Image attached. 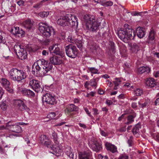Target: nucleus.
<instances>
[{
  "label": "nucleus",
  "instance_id": "20",
  "mask_svg": "<svg viewBox=\"0 0 159 159\" xmlns=\"http://www.w3.org/2000/svg\"><path fill=\"white\" fill-rule=\"evenodd\" d=\"M151 71V68L148 66H142L138 68V73L140 74L144 73L147 74L149 73Z\"/></svg>",
  "mask_w": 159,
  "mask_h": 159
},
{
  "label": "nucleus",
  "instance_id": "13",
  "mask_svg": "<svg viewBox=\"0 0 159 159\" xmlns=\"http://www.w3.org/2000/svg\"><path fill=\"white\" fill-rule=\"evenodd\" d=\"M52 143L50 141L48 143L49 145L48 146H47L48 148H49L51 150H52V153L54 154H56V155L58 154H60L61 150L60 149L58 146V144H56L55 143V145H52Z\"/></svg>",
  "mask_w": 159,
  "mask_h": 159
},
{
  "label": "nucleus",
  "instance_id": "22",
  "mask_svg": "<svg viewBox=\"0 0 159 159\" xmlns=\"http://www.w3.org/2000/svg\"><path fill=\"white\" fill-rule=\"evenodd\" d=\"M21 92L24 96H27L29 97H34L35 95L34 93L30 89H24L22 90Z\"/></svg>",
  "mask_w": 159,
  "mask_h": 159
},
{
  "label": "nucleus",
  "instance_id": "49",
  "mask_svg": "<svg viewBox=\"0 0 159 159\" xmlns=\"http://www.w3.org/2000/svg\"><path fill=\"white\" fill-rule=\"evenodd\" d=\"M100 132L102 136L106 137L108 135V134L105 132L104 130H102L101 129H100Z\"/></svg>",
  "mask_w": 159,
  "mask_h": 159
},
{
  "label": "nucleus",
  "instance_id": "37",
  "mask_svg": "<svg viewBox=\"0 0 159 159\" xmlns=\"http://www.w3.org/2000/svg\"><path fill=\"white\" fill-rule=\"evenodd\" d=\"M90 85L92 87L96 88L97 83L95 79H91L90 81Z\"/></svg>",
  "mask_w": 159,
  "mask_h": 159
},
{
  "label": "nucleus",
  "instance_id": "27",
  "mask_svg": "<svg viewBox=\"0 0 159 159\" xmlns=\"http://www.w3.org/2000/svg\"><path fill=\"white\" fill-rule=\"evenodd\" d=\"M141 128V126L138 123L132 129V132L134 135L137 137L139 134V130Z\"/></svg>",
  "mask_w": 159,
  "mask_h": 159
},
{
  "label": "nucleus",
  "instance_id": "17",
  "mask_svg": "<svg viewBox=\"0 0 159 159\" xmlns=\"http://www.w3.org/2000/svg\"><path fill=\"white\" fill-rule=\"evenodd\" d=\"M105 145L107 149L112 153H114L117 152V147L115 145L107 142L106 143Z\"/></svg>",
  "mask_w": 159,
  "mask_h": 159
},
{
  "label": "nucleus",
  "instance_id": "64",
  "mask_svg": "<svg viewBox=\"0 0 159 159\" xmlns=\"http://www.w3.org/2000/svg\"><path fill=\"white\" fill-rule=\"evenodd\" d=\"M90 84V82L89 81H86L85 83L84 86L85 88L88 89V86Z\"/></svg>",
  "mask_w": 159,
  "mask_h": 159
},
{
  "label": "nucleus",
  "instance_id": "42",
  "mask_svg": "<svg viewBox=\"0 0 159 159\" xmlns=\"http://www.w3.org/2000/svg\"><path fill=\"white\" fill-rule=\"evenodd\" d=\"M0 107L3 110H5L7 108L6 103L4 102H0Z\"/></svg>",
  "mask_w": 159,
  "mask_h": 159
},
{
  "label": "nucleus",
  "instance_id": "52",
  "mask_svg": "<svg viewBox=\"0 0 159 159\" xmlns=\"http://www.w3.org/2000/svg\"><path fill=\"white\" fill-rule=\"evenodd\" d=\"M100 32H98V34L96 35V37L98 39H102V36L101 35Z\"/></svg>",
  "mask_w": 159,
  "mask_h": 159
},
{
  "label": "nucleus",
  "instance_id": "31",
  "mask_svg": "<svg viewBox=\"0 0 159 159\" xmlns=\"http://www.w3.org/2000/svg\"><path fill=\"white\" fill-rule=\"evenodd\" d=\"M140 50V47L139 44L134 43L131 47V50L133 52H137Z\"/></svg>",
  "mask_w": 159,
  "mask_h": 159
},
{
  "label": "nucleus",
  "instance_id": "44",
  "mask_svg": "<svg viewBox=\"0 0 159 159\" xmlns=\"http://www.w3.org/2000/svg\"><path fill=\"white\" fill-rule=\"evenodd\" d=\"M76 39H74L71 36H68L67 38L68 41L73 43H74Z\"/></svg>",
  "mask_w": 159,
  "mask_h": 159
},
{
  "label": "nucleus",
  "instance_id": "56",
  "mask_svg": "<svg viewBox=\"0 0 159 159\" xmlns=\"http://www.w3.org/2000/svg\"><path fill=\"white\" fill-rule=\"evenodd\" d=\"M4 93V91L0 87V100L1 99Z\"/></svg>",
  "mask_w": 159,
  "mask_h": 159
},
{
  "label": "nucleus",
  "instance_id": "28",
  "mask_svg": "<svg viewBox=\"0 0 159 159\" xmlns=\"http://www.w3.org/2000/svg\"><path fill=\"white\" fill-rule=\"evenodd\" d=\"M92 148L93 151L98 152L101 149L102 147L101 145L96 141L93 144Z\"/></svg>",
  "mask_w": 159,
  "mask_h": 159
},
{
  "label": "nucleus",
  "instance_id": "59",
  "mask_svg": "<svg viewBox=\"0 0 159 159\" xmlns=\"http://www.w3.org/2000/svg\"><path fill=\"white\" fill-rule=\"evenodd\" d=\"M114 45V43H111V49L112 50L113 52H114L115 50V47Z\"/></svg>",
  "mask_w": 159,
  "mask_h": 159
},
{
  "label": "nucleus",
  "instance_id": "35",
  "mask_svg": "<svg viewBox=\"0 0 159 159\" xmlns=\"http://www.w3.org/2000/svg\"><path fill=\"white\" fill-rule=\"evenodd\" d=\"M138 104L140 107L144 108L146 107L149 105V102L148 101H146L144 103L141 104L139 102Z\"/></svg>",
  "mask_w": 159,
  "mask_h": 159
},
{
  "label": "nucleus",
  "instance_id": "36",
  "mask_svg": "<svg viewBox=\"0 0 159 159\" xmlns=\"http://www.w3.org/2000/svg\"><path fill=\"white\" fill-rule=\"evenodd\" d=\"M2 34L0 31V43L5 44L6 43V41L5 37H3Z\"/></svg>",
  "mask_w": 159,
  "mask_h": 159
},
{
  "label": "nucleus",
  "instance_id": "3",
  "mask_svg": "<svg viewBox=\"0 0 159 159\" xmlns=\"http://www.w3.org/2000/svg\"><path fill=\"white\" fill-rule=\"evenodd\" d=\"M87 28L93 32L96 31L98 29L99 25L95 16L90 14L85 15L84 17Z\"/></svg>",
  "mask_w": 159,
  "mask_h": 159
},
{
  "label": "nucleus",
  "instance_id": "16",
  "mask_svg": "<svg viewBox=\"0 0 159 159\" xmlns=\"http://www.w3.org/2000/svg\"><path fill=\"white\" fill-rule=\"evenodd\" d=\"M50 61L52 65V64L54 65H59L62 62L60 58L56 56L51 57L50 58ZM49 63H51L50 62Z\"/></svg>",
  "mask_w": 159,
  "mask_h": 159
},
{
  "label": "nucleus",
  "instance_id": "19",
  "mask_svg": "<svg viewBox=\"0 0 159 159\" xmlns=\"http://www.w3.org/2000/svg\"><path fill=\"white\" fill-rule=\"evenodd\" d=\"M146 84L150 88L154 87L156 85L155 80L152 78H148L146 80Z\"/></svg>",
  "mask_w": 159,
  "mask_h": 159
},
{
  "label": "nucleus",
  "instance_id": "1",
  "mask_svg": "<svg viewBox=\"0 0 159 159\" xmlns=\"http://www.w3.org/2000/svg\"><path fill=\"white\" fill-rule=\"evenodd\" d=\"M52 67V64L48 63V61L43 59H40L33 66L32 73L33 74H35V68L36 69V72L38 73L41 70V68H43L40 75L39 74V76L49 75L51 72Z\"/></svg>",
  "mask_w": 159,
  "mask_h": 159
},
{
  "label": "nucleus",
  "instance_id": "38",
  "mask_svg": "<svg viewBox=\"0 0 159 159\" xmlns=\"http://www.w3.org/2000/svg\"><path fill=\"white\" fill-rule=\"evenodd\" d=\"M88 69L92 73L98 74V70L94 67H89Z\"/></svg>",
  "mask_w": 159,
  "mask_h": 159
},
{
  "label": "nucleus",
  "instance_id": "2",
  "mask_svg": "<svg viewBox=\"0 0 159 159\" xmlns=\"http://www.w3.org/2000/svg\"><path fill=\"white\" fill-rule=\"evenodd\" d=\"M78 19L76 16L72 14H67L58 18L57 23L63 27H72L76 28L78 25Z\"/></svg>",
  "mask_w": 159,
  "mask_h": 159
},
{
  "label": "nucleus",
  "instance_id": "50",
  "mask_svg": "<svg viewBox=\"0 0 159 159\" xmlns=\"http://www.w3.org/2000/svg\"><path fill=\"white\" fill-rule=\"evenodd\" d=\"M24 1L23 0H20L17 2V4L20 7H22L24 6Z\"/></svg>",
  "mask_w": 159,
  "mask_h": 159
},
{
  "label": "nucleus",
  "instance_id": "11",
  "mask_svg": "<svg viewBox=\"0 0 159 159\" xmlns=\"http://www.w3.org/2000/svg\"><path fill=\"white\" fill-rule=\"evenodd\" d=\"M29 85L33 90L37 93L42 91V89L40 85L39 82L34 79H29Z\"/></svg>",
  "mask_w": 159,
  "mask_h": 159
},
{
  "label": "nucleus",
  "instance_id": "54",
  "mask_svg": "<svg viewBox=\"0 0 159 159\" xmlns=\"http://www.w3.org/2000/svg\"><path fill=\"white\" fill-rule=\"evenodd\" d=\"M57 55H59L62 57H63L65 56V53L64 52L61 50L59 52V53Z\"/></svg>",
  "mask_w": 159,
  "mask_h": 159
},
{
  "label": "nucleus",
  "instance_id": "23",
  "mask_svg": "<svg viewBox=\"0 0 159 159\" xmlns=\"http://www.w3.org/2000/svg\"><path fill=\"white\" fill-rule=\"evenodd\" d=\"M22 24L24 27L28 30L32 29L33 24L30 20L28 19L25 21Z\"/></svg>",
  "mask_w": 159,
  "mask_h": 159
},
{
  "label": "nucleus",
  "instance_id": "55",
  "mask_svg": "<svg viewBox=\"0 0 159 159\" xmlns=\"http://www.w3.org/2000/svg\"><path fill=\"white\" fill-rule=\"evenodd\" d=\"M42 54L43 55L46 56L48 54V51L44 50L42 52Z\"/></svg>",
  "mask_w": 159,
  "mask_h": 159
},
{
  "label": "nucleus",
  "instance_id": "5",
  "mask_svg": "<svg viewBox=\"0 0 159 159\" xmlns=\"http://www.w3.org/2000/svg\"><path fill=\"white\" fill-rule=\"evenodd\" d=\"M117 34L119 37L124 42L129 39H134L136 35L134 30L129 28L120 30Z\"/></svg>",
  "mask_w": 159,
  "mask_h": 159
},
{
  "label": "nucleus",
  "instance_id": "14",
  "mask_svg": "<svg viewBox=\"0 0 159 159\" xmlns=\"http://www.w3.org/2000/svg\"><path fill=\"white\" fill-rule=\"evenodd\" d=\"M10 32L14 35H19V36L20 35L22 36L25 33V32L23 30L21 29H20L18 27H12L11 30Z\"/></svg>",
  "mask_w": 159,
  "mask_h": 159
},
{
  "label": "nucleus",
  "instance_id": "12",
  "mask_svg": "<svg viewBox=\"0 0 159 159\" xmlns=\"http://www.w3.org/2000/svg\"><path fill=\"white\" fill-rule=\"evenodd\" d=\"M14 104L19 110L21 111H29L30 109L25 104L24 102L20 99H17L15 100Z\"/></svg>",
  "mask_w": 159,
  "mask_h": 159
},
{
  "label": "nucleus",
  "instance_id": "26",
  "mask_svg": "<svg viewBox=\"0 0 159 159\" xmlns=\"http://www.w3.org/2000/svg\"><path fill=\"white\" fill-rule=\"evenodd\" d=\"M91 155V152L89 151H85L79 154V159H89V157Z\"/></svg>",
  "mask_w": 159,
  "mask_h": 159
},
{
  "label": "nucleus",
  "instance_id": "43",
  "mask_svg": "<svg viewBox=\"0 0 159 159\" xmlns=\"http://www.w3.org/2000/svg\"><path fill=\"white\" fill-rule=\"evenodd\" d=\"M113 2L110 1L105 2L103 3L102 5L105 7L111 6L113 5Z\"/></svg>",
  "mask_w": 159,
  "mask_h": 159
},
{
  "label": "nucleus",
  "instance_id": "51",
  "mask_svg": "<svg viewBox=\"0 0 159 159\" xmlns=\"http://www.w3.org/2000/svg\"><path fill=\"white\" fill-rule=\"evenodd\" d=\"M118 130L121 132H124L126 130V126H121Z\"/></svg>",
  "mask_w": 159,
  "mask_h": 159
},
{
  "label": "nucleus",
  "instance_id": "41",
  "mask_svg": "<svg viewBox=\"0 0 159 159\" xmlns=\"http://www.w3.org/2000/svg\"><path fill=\"white\" fill-rule=\"evenodd\" d=\"M89 48L92 52H94L97 48V46L96 43H92L89 46Z\"/></svg>",
  "mask_w": 159,
  "mask_h": 159
},
{
  "label": "nucleus",
  "instance_id": "40",
  "mask_svg": "<svg viewBox=\"0 0 159 159\" xmlns=\"http://www.w3.org/2000/svg\"><path fill=\"white\" fill-rule=\"evenodd\" d=\"M52 137L54 139L55 143L56 144H58L57 134L55 132L53 133L52 134Z\"/></svg>",
  "mask_w": 159,
  "mask_h": 159
},
{
  "label": "nucleus",
  "instance_id": "61",
  "mask_svg": "<svg viewBox=\"0 0 159 159\" xmlns=\"http://www.w3.org/2000/svg\"><path fill=\"white\" fill-rule=\"evenodd\" d=\"M79 125L80 127H82L84 129H85L86 128V125H85L84 124L79 123Z\"/></svg>",
  "mask_w": 159,
  "mask_h": 159
},
{
  "label": "nucleus",
  "instance_id": "34",
  "mask_svg": "<svg viewBox=\"0 0 159 159\" xmlns=\"http://www.w3.org/2000/svg\"><path fill=\"white\" fill-rule=\"evenodd\" d=\"M49 14L48 11H42L40 12L39 14V15L42 18L47 17Z\"/></svg>",
  "mask_w": 159,
  "mask_h": 159
},
{
  "label": "nucleus",
  "instance_id": "58",
  "mask_svg": "<svg viewBox=\"0 0 159 159\" xmlns=\"http://www.w3.org/2000/svg\"><path fill=\"white\" fill-rule=\"evenodd\" d=\"M153 75L154 77L156 78L159 77V71H157L154 72L153 73Z\"/></svg>",
  "mask_w": 159,
  "mask_h": 159
},
{
  "label": "nucleus",
  "instance_id": "24",
  "mask_svg": "<svg viewBox=\"0 0 159 159\" xmlns=\"http://www.w3.org/2000/svg\"><path fill=\"white\" fill-rule=\"evenodd\" d=\"M156 35V32L153 30H151L149 34L148 38L149 42H151L152 43L155 42V37Z\"/></svg>",
  "mask_w": 159,
  "mask_h": 159
},
{
  "label": "nucleus",
  "instance_id": "9",
  "mask_svg": "<svg viewBox=\"0 0 159 159\" xmlns=\"http://www.w3.org/2000/svg\"><path fill=\"white\" fill-rule=\"evenodd\" d=\"M18 123H16L14 124L13 122L9 121L6 124L7 129L13 132L17 133H21L22 131V129L20 126L19 125Z\"/></svg>",
  "mask_w": 159,
  "mask_h": 159
},
{
  "label": "nucleus",
  "instance_id": "7",
  "mask_svg": "<svg viewBox=\"0 0 159 159\" xmlns=\"http://www.w3.org/2000/svg\"><path fill=\"white\" fill-rule=\"evenodd\" d=\"M14 52L19 59L24 60L27 57V53L24 47L19 44H15L13 48Z\"/></svg>",
  "mask_w": 159,
  "mask_h": 159
},
{
  "label": "nucleus",
  "instance_id": "62",
  "mask_svg": "<svg viewBox=\"0 0 159 159\" xmlns=\"http://www.w3.org/2000/svg\"><path fill=\"white\" fill-rule=\"evenodd\" d=\"M93 110L94 112V114L95 115H97L98 114V110L95 108H93Z\"/></svg>",
  "mask_w": 159,
  "mask_h": 159
},
{
  "label": "nucleus",
  "instance_id": "30",
  "mask_svg": "<svg viewBox=\"0 0 159 159\" xmlns=\"http://www.w3.org/2000/svg\"><path fill=\"white\" fill-rule=\"evenodd\" d=\"M66 153L70 158L73 159L74 154L72 152V150L70 147H68L66 148Z\"/></svg>",
  "mask_w": 159,
  "mask_h": 159
},
{
  "label": "nucleus",
  "instance_id": "18",
  "mask_svg": "<svg viewBox=\"0 0 159 159\" xmlns=\"http://www.w3.org/2000/svg\"><path fill=\"white\" fill-rule=\"evenodd\" d=\"M78 110V107L73 104L68 105L65 110V111L67 113H69L70 112L76 111Z\"/></svg>",
  "mask_w": 159,
  "mask_h": 159
},
{
  "label": "nucleus",
  "instance_id": "32",
  "mask_svg": "<svg viewBox=\"0 0 159 159\" xmlns=\"http://www.w3.org/2000/svg\"><path fill=\"white\" fill-rule=\"evenodd\" d=\"M143 93V90L140 89H137L134 91V93L135 95L136 96H141Z\"/></svg>",
  "mask_w": 159,
  "mask_h": 159
},
{
  "label": "nucleus",
  "instance_id": "63",
  "mask_svg": "<svg viewBox=\"0 0 159 159\" xmlns=\"http://www.w3.org/2000/svg\"><path fill=\"white\" fill-rule=\"evenodd\" d=\"M155 105L159 106V98L156 99L155 102Z\"/></svg>",
  "mask_w": 159,
  "mask_h": 159
},
{
  "label": "nucleus",
  "instance_id": "60",
  "mask_svg": "<svg viewBox=\"0 0 159 159\" xmlns=\"http://www.w3.org/2000/svg\"><path fill=\"white\" fill-rule=\"evenodd\" d=\"M131 107L133 108H136L137 107V103L135 102L132 103L131 104Z\"/></svg>",
  "mask_w": 159,
  "mask_h": 159
},
{
  "label": "nucleus",
  "instance_id": "48",
  "mask_svg": "<svg viewBox=\"0 0 159 159\" xmlns=\"http://www.w3.org/2000/svg\"><path fill=\"white\" fill-rule=\"evenodd\" d=\"M60 50V48L57 46H55L54 48V49L53 51V53H54L57 55L59 53V52Z\"/></svg>",
  "mask_w": 159,
  "mask_h": 159
},
{
  "label": "nucleus",
  "instance_id": "53",
  "mask_svg": "<svg viewBox=\"0 0 159 159\" xmlns=\"http://www.w3.org/2000/svg\"><path fill=\"white\" fill-rule=\"evenodd\" d=\"M55 45H52L50 46L49 48V50L50 52V53H53V51L55 47Z\"/></svg>",
  "mask_w": 159,
  "mask_h": 159
},
{
  "label": "nucleus",
  "instance_id": "15",
  "mask_svg": "<svg viewBox=\"0 0 159 159\" xmlns=\"http://www.w3.org/2000/svg\"><path fill=\"white\" fill-rule=\"evenodd\" d=\"M0 83L3 87L7 90L10 92L12 91V89L10 88V83L5 78H2L0 80Z\"/></svg>",
  "mask_w": 159,
  "mask_h": 159
},
{
  "label": "nucleus",
  "instance_id": "46",
  "mask_svg": "<svg viewBox=\"0 0 159 159\" xmlns=\"http://www.w3.org/2000/svg\"><path fill=\"white\" fill-rule=\"evenodd\" d=\"M129 157L126 154H121L119 157L118 159H128Z\"/></svg>",
  "mask_w": 159,
  "mask_h": 159
},
{
  "label": "nucleus",
  "instance_id": "57",
  "mask_svg": "<svg viewBox=\"0 0 159 159\" xmlns=\"http://www.w3.org/2000/svg\"><path fill=\"white\" fill-rule=\"evenodd\" d=\"M106 103L109 106L113 103V102L110 100L107 99L106 101Z\"/></svg>",
  "mask_w": 159,
  "mask_h": 159
},
{
  "label": "nucleus",
  "instance_id": "45",
  "mask_svg": "<svg viewBox=\"0 0 159 159\" xmlns=\"http://www.w3.org/2000/svg\"><path fill=\"white\" fill-rule=\"evenodd\" d=\"M56 114L55 112H51L49 114H48L47 117L48 118H49L51 119H53L55 116Z\"/></svg>",
  "mask_w": 159,
  "mask_h": 159
},
{
  "label": "nucleus",
  "instance_id": "4",
  "mask_svg": "<svg viewBox=\"0 0 159 159\" xmlns=\"http://www.w3.org/2000/svg\"><path fill=\"white\" fill-rule=\"evenodd\" d=\"M10 79L14 81L20 82L26 78V74L22 70L14 68L11 69L8 73Z\"/></svg>",
  "mask_w": 159,
  "mask_h": 159
},
{
  "label": "nucleus",
  "instance_id": "29",
  "mask_svg": "<svg viewBox=\"0 0 159 159\" xmlns=\"http://www.w3.org/2000/svg\"><path fill=\"white\" fill-rule=\"evenodd\" d=\"M136 116L135 114H134L129 115L127 117V121L125 124L127 125H129L132 123L134 121V119Z\"/></svg>",
  "mask_w": 159,
  "mask_h": 159
},
{
  "label": "nucleus",
  "instance_id": "6",
  "mask_svg": "<svg viewBox=\"0 0 159 159\" xmlns=\"http://www.w3.org/2000/svg\"><path fill=\"white\" fill-rule=\"evenodd\" d=\"M39 30L43 36L47 38L50 37L52 33H54L53 28L48 26L46 23H40L39 24Z\"/></svg>",
  "mask_w": 159,
  "mask_h": 159
},
{
  "label": "nucleus",
  "instance_id": "25",
  "mask_svg": "<svg viewBox=\"0 0 159 159\" xmlns=\"http://www.w3.org/2000/svg\"><path fill=\"white\" fill-rule=\"evenodd\" d=\"M40 141L41 143L46 146H48V144L50 141H49L47 137L45 135H42L40 137Z\"/></svg>",
  "mask_w": 159,
  "mask_h": 159
},
{
  "label": "nucleus",
  "instance_id": "33",
  "mask_svg": "<svg viewBox=\"0 0 159 159\" xmlns=\"http://www.w3.org/2000/svg\"><path fill=\"white\" fill-rule=\"evenodd\" d=\"M102 39H108L110 38V34L108 31L104 32L102 35Z\"/></svg>",
  "mask_w": 159,
  "mask_h": 159
},
{
  "label": "nucleus",
  "instance_id": "21",
  "mask_svg": "<svg viewBox=\"0 0 159 159\" xmlns=\"http://www.w3.org/2000/svg\"><path fill=\"white\" fill-rule=\"evenodd\" d=\"M136 33L137 36L140 39L142 38L145 35L144 29L140 27H139L137 28Z\"/></svg>",
  "mask_w": 159,
  "mask_h": 159
},
{
  "label": "nucleus",
  "instance_id": "10",
  "mask_svg": "<svg viewBox=\"0 0 159 159\" xmlns=\"http://www.w3.org/2000/svg\"><path fill=\"white\" fill-rule=\"evenodd\" d=\"M42 100L50 105H55L57 102L55 96L49 93H47L43 96Z\"/></svg>",
  "mask_w": 159,
  "mask_h": 159
},
{
  "label": "nucleus",
  "instance_id": "39",
  "mask_svg": "<svg viewBox=\"0 0 159 159\" xmlns=\"http://www.w3.org/2000/svg\"><path fill=\"white\" fill-rule=\"evenodd\" d=\"M74 44H76L78 48L80 49L81 48L82 46V42L81 40H79L77 39Z\"/></svg>",
  "mask_w": 159,
  "mask_h": 159
},
{
  "label": "nucleus",
  "instance_id": "8",
  "mask_svg": "<svg viewBox=\"0 0 159 159\" xmlns=\"http://www.w3.org/2000/svg\"><path fill=\"white\" fill-rule=\"evenodd\" d=\"M66 55L69 57L74 58L76 57L78 53L77 49L75 46L70 44L65 47Z\"/></svg>",
  "mask_w": 159,
  "mask_h": 159
},
{
  "label": "nucleus",
  "instance_id": "47",
  "mask_svg": "<svg viewBox=\"0 0 159 159\" xmlns=\"http://www.w3.org/2000/svg\"><path fill=\"white\" fill-rule=\"evenodd\" d=\"M133 137L132 136H130L129 137V139H128L127 143L128 144L129 147L132 146L133 145V141H132Z\"/></svg>",
  "mask_w": 159,
  "mask_h": 159
}]
</instances>
